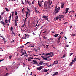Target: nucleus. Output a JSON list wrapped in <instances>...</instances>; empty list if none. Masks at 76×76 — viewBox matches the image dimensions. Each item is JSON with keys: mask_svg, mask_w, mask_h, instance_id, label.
<instances>
[{"mask_svg": "<svg viewBox=\"0 0 76 76\" xmlns=\"http://www.w3.org/2000/svg\"><path fill=\"white\" fill-rule=\"evenodd\" d=\"M48 2L47 1H45L44 2V7L45 8L44 9H48Z\"/></svg>", "mask_w": 76, "mask_h": 76, "instance_id": "1", "label": "nucleus"}, {"mask_svg": "<svg viewBox=\"0 0 76 76\" xmlns=\"http://www.w3.org/2000/svg\"><path fill=\"white\" fill-rule=\"evenodd\" d=\"M60 7H58L57 9H55V13H58L59 12V10H60Z\"/></svg>", "mask_w": 76, "mask_h": 76, "instance_id": "2", "label": "nucleus"}, {"mask_svg": "<svg viewBox=\"0 0 76 76\" xmlns=\"http://www.w3.org/2000/svg\"><path fill=\"white\" fill-rule=\"evenodd\" d=\"M54 54V52H50V53H46V54H45V55H51V54Z\"/></svg>", "mask_w": 76, "mask_h": 76, "instance_id": "3", "label": "nucleus"}, {"mask_svg": "<svg viewBox=\"0 0 76 76\" xmlns=\"http://www.w3.org/2000/svg\"><path fill=\"white\" fill-rule=\"evenodd\" d=\"M48 16H43V18L44 19H45L46 20H47V21H48V22H50V21L48 20V18H47Z\"/></svg>", "mask_w": 76, "mask_h": 76, "instance_id": "4", "label": "nucleus"}, {"mask_svg": "<svg viewBox=\"0 0 76 76\" xmlns=\"http://www.w3.org/2000/svg\"><path fill=\"white\" fill-rule=\"evenodd\" d=\"M62 18V15H59V16H58L56 17V20H57L58 19H59V18Z\"/></svg>", "mask_w": 76, "mask_h": 76, "instance_id": "5", "label": "nucleus"}, {"mask_svg": "<svg viewBox=\"0 0 76 76\" xmlns=\"http://www.w3.org/2000/svg\"><path fill=\"white\" fill-rule=\"evenodd\" d=\"M43 67H44V66H40L39 68H37L36 69L40 71V70L42 69V68Z\"/></svg>", "mask_w": 76, "mask_h": 76, "instance_id": "6", "label": "nucleus"}, {"mask_svg": "<svg viewBox=\"0 0 76 76\" xmlns=\"http://www.w3.org/2000/svg\"><path fill=\"white\" fill-rule=\"evenodd\" d=\"M58 61H55L54 62L53 65H54V64H57L58 63Z\"/></svg>", "mask_w": 76, "mask_h": 76, "instance_id": "7", "label": "nucleus"}, {"mask_svg": "<svg viewBox=\"0 0 76 76\" xmlns=\"http://www.w3.org/2000/svg\"><path fill=\"white\" fill-rule=\"evenodd\" d=\"M64 7V3H61V9H63Z\"/></svg>", "mask_w": 76, "mask_h": 76, "instance_id": "8", "label": "nucleus"}, {"mask_svg": "<svg viewBox=\"0 0 76 76\" xmlns=\"http://www.w3.org/2000/svg\"><path fill=\"white\" fill-rule=\"evenodd\" d=\"M61 36L58 39L57 41L58 43H59V42H60V39L61 38Z\"/></svg>", "mask_w": 76, "mask_h": 76, "instance_id": "9", "label": "nucleus"}, {"mask_svg": "<svg viewBox=\"0 0 76 76\" xmlns=\"http://www.w3.org/2000/svg\"><path fill=\"white\" fill-rule=\"evenodd\" d=\"M58 74V72H55L52 75V76H55V75H57Z\"/></svg>", "mask_w": 76, "mask_h": 76, "instance_id": "10", "label": "nucleus"}, {"mask_svg": "<svg viewBox=\"0 0 76 76\" xmlns=\"http://www.w3.org/2000/svg\"><path fill=\"white\" fill-rule=\"evenodd\" d=\"M69 9V8H66V11L65 13H67V12H68V10Z\"/></svg>", "mask_w": 76, "mask_h": 76, "instance_id": "11", "label": "nucleus"}, {"mask_svg": "<svg viewBox=\"0 0 76 76\" xmlns=\"http://www.w3.org/2000/svg\"><path fill=\"white\" fill-rule=\"evenodd\" d=\"M48 0V2H49V3H50V5H51V4L52 3V1H50L51 0Z\"/></svg>", "mask_w": 76, "mask_h": 76, "instance_id": "12", "label": "nucleus"}, {"mask_svg": "<svg viewBox=\"0 0 76 76\" xmlns=\"http://www.w3.org/2000/svg\"><path fill=\"white\" fill-rule=\"evenodd\" d=\"M32 62L34 63V64L37 63V60L35 61L34 60H32Z\"/></svg>", "mask_w": 76, "mask_h": 76, "instance_id": "13", "label": "nucleus"}, {"mask_svg": "<svg viewBox=\"0 0 76 76\" xmlns=\"http://www.w3.org/2000/svg\"><path fill=\"white\" fill-rule=\"evenodd\" d=\"M59 35V34H56L55 35H54V37H57Z\"/></svg>", "mask_w": 76, "mask_h": 76, "instance_id": "14", "label": "nucleus"}, {"mask_svg": "<svg viewBox=\"0 0 76 76\" xmlns=\"http://www.w3.org/2000/svg\"><path fill=\"white\" fill-rule=\"evenodd\" d=\"M27 9L28 10L27 12H28V13H30V10L28 8H27Z\"/></svg>", "mask_w": 76, "mask_h": 76, "instance_id": "15", "label": "nucleus"}, {"mask_svg": "<svg viewBox=\"0 0 76 76\" xmlns=\"http://www.w3.org/2000/svg\"><path fill=\"white\" fill-rule=\"evenodd\" d=\"M0 23H1L2 24H3L4 27H5V26H4V22H3V21H1Z\"/></svg>", "mask_w": 76, "mask_h": 76, "instance_id": "16", "label": "nucleus"}, {"mask_svg": "<svg viewBox=\"0 0 76 76\" xmlns=\"http://www.w3.org/2000/svg\"><path fill=\"white\" fill-rule=\"evenodd\" d=\"M31 59H33V58H31V57L29 58L28 59V61H30L31 60Z\"/></svg>", "mask_w": 76, "mask_h": 76, "instance_id": "17", "label": "nucleus"}, {"mask_svg": "<svg viewBox=\"0 0 76 76\" xmlns=\"http://www.w3.org/2000/svg\"><path fill=\"white\" fill-rule=\"evenodd\" d=\"M48 70H47V69H44L43 70V71H42L43 72H47V71H48Z\"/></svg>", "mask_w": 76, "mask_h": 76, "instance_id": "18", "label": "nucleus"}, {"mask_svg": "<svg viewBox=\"0 0 76 76\" xmlns=\"http://www.w3.org/2000/svg\"><path fill=\"white\" fill-rule=\"evenodd\" d=\"M15 26H17V20H15Z\"/></svg>", "mask_w": 76, "mask_h": 76, "instance_id": "19", "label": "nucleus"}, {"mask_svg": "<svg viewBox=\"0 0 76 76\" xmlns=\"http://www.w3.org/2000/svg\"><path fill=\"white\" fill-rule=\"evenodd\" d=\"M44 63L43 61H40L39 63V65H42V64H42Z\"/></svg>", "mask_w": 76, "mask_h": 76, "instance_id": "20", "label": "nucleus"}, {"mask_svg": "<svg viewBox=\"0 0 76 76\" xmlns=\"http://www.w3.org/2000/svg\"><path fill=\"white\" fill-rule=\"evenodd\" d=\"M5 22L6 23H7L8 22V20H7V19H5Z\"/></svg>", "mask_w": 76, "mask_h": 76, "instance_id": "21", "label": "nucleus"}, {"mask_svg": "<svg viewBox=\"0 0 76 76\" xmlns=\"http://www.w3.org/2000/svg\"><path fill=\"white\" fill-rule=\"evenodd\" d=\"M5 9L7 12H9V9L7 8H6Z\"/></svg>", "mask_w": 76, "mask_h": 76, "instance_id": "22", "label": "nucleus"}, {"mask_svg": "<svg viewBox=\"0 0 76 76\" xmlns=\"http://www.w3.org/2000/svg\"><path fill=\"white\" fill-rule=\"evenodd\" d=\"M28 12L26 11V17H27L28 16Z\"/></svg>", "mask_w": 76, "mask_h": 76, "instance_id": "23", "label": "nucleus"}, {"mask_svg": "<svg viewBox=\"0 0 76 76\" xmlns=\"http://www.w3.org/2000/svg\"><path fill=\"white\" fill-rule=\"evenodd\" d=\"M43 60H47V58L44 57H43Z\"/></svg>", "mask_w": 76, "mask_h": 76, "instance_id": "24", "label": "nucleus"}, {"mask_svg": "<svg viewBox=\"0 0 76 76\" xmlns=\"http://www.w3.org/2000/svg\"><path fill=\"white\" fill-rule=\"evenodd\" d=\"M12 35H14V36H15V33L13 32V31H12Z\"/></svg>", "mask_w": 76, "mask_h": 76, "instance_id": "25", "label": "nucleus"}, {"mask_svg": "<svg viewBox=\"0 0 76 76\" xmlns=\"http://www.w3.org/2000/svg\"><path fill=\"white\" fill-rule=\"evenodd\" d=\"M13 27L11 26V31H13Z\"/></svg>", "mask_w": 76, "mask_h": 76, "instance_id": "26", "label": "nucleus"}, {"mask_svg": "<svg viewBox=\"0 0 76 76\" xmlns=\"http://www.w3.org/2000/svg\"><path fill=\"white\" fill-rule=\"evenodd\" d=\"M52 54V55L49 56L50 57H53V56H54V54Z\"/></svg>", "mask_w": 76, "mask_h": 76, "instance_id": "27", "label": "nucleus"}, {"mask_svg": "<svg viewBox=\"0 0 76 76\" xmlns=\"http://www.w3.org/2000/svg\"><path fill=\"white\" fill-rule=\"evenodd\" d=\"M38 4L39 5V6L40 7H41V4H40L39 3V1H38Z\"/></svg>", "mask_w": 76, "mask_h": 76, "instance_id": "28", "label": "nucleus"}, {"mask_svg": "<svg viewBox=\"0 0 76 76\" xmlns=\"http://www.w3.org/2000/svg\"><path fill=\"white\" fill-rule=\"evenodd\" d=\"M18 17L19 16L18 15H17V16L16 17L15 20H17V19H18Z\"/></svg>", "mask_w": 76, "mask_h": 76, "instance_id": "29", "label": "nucleus"}, {"mask_svg": "<svg viewBox=\"0 0 76 76\" xmlns=\"http://www.w3.org/2000/svg\"><path fill=\"white\" fill-rule=\"evenodd\" d=\"M26 21V20H25L24 21V25H25V23Z\"/></svg>", "mask_w": 76, "mask_h": 76, "instance_id": "30", "label": "nucleus"}, {"mask_svg": "<svg viewBox=\"0 0 76 76\" xmlns=\"http://www.w3.org/2000/svg\"><path fill=\"white\" fill-rule=\"evenodd\" d=\"M21 53H22V55L23 56V55H24L25 54V52L23 53L22 52V51H21Z\"/></svg>", "mask_w": 76, "mask_h": 76, "instance_id": "31", "label": "nucleus"}, {"mask_svg": "<svg viewBox=\"0 0 76 76\" xmlns=\"http://www.w3.org/2000/svg\"><path fill=\"white\" fill-rule=\"evenodd\" d=\"M36 63V64H37V66H41V65H39V64H38L37 63Z\"/></svg>", "mask_w": 76, "mask_h": 76, "instance_id": "32", "label": "nucleus"}, {"mask_svg": "<svg viewBox=\"0 0 76 76\" xmlns=\"http://www.w3.org/2000/svg\"><path fill=\"white\" fill-rule=\"evenodd\" d=\"M29 34H27L26 37H27V38H29Z\"/></svg>", "mask_w": 76, "mask_h": 76, "instance_id": "33", "label": "nucleus"}, {"mask_svg": "<svg viewBox=\"0 0 76 76\" xmlns=\"http://www.w3.org/2000/svg\"><path fill=\"white\" fill-rule=\"evenodd\" d=\"M21 59H22V58H18L17 60H21Z\"/></svg>", "mask_w": 76, "mask_h": 76, "instance_id": "34", "label": "nucleus"}, {"mask_svg": "<svg viewBox=\"0 0 76 76\" xmlns=\"http://www.w3.org/2000/svg\"><path fill=\"white\" fill-rule=\"evenodd\" d=\"M7 75H9V73H7L6 74H5L4 75L5 76H7Z\"/></svg>", "mask_w": 76, "mask_h": 76, "instance_id": "35", "label": "nucleus"}, {"mask_svg": "<svg viewBox=\"0 0 76 76\" xmlns=\"http://www.w3.org/2000/svg\"><path fill=\"white\" fill-rule=\"evenodd\" d=\"M9 58L10 59H11V58H12V56H10L9 57Z\"/></svg>", "mask_w": 76, "mask_h": 76, "instance_id": "36", "label": "nucleus"}, {"mask_svg": "<svg viewBox=\"0 0 76 76\" xmlns=\"http://www.w3.org/2000/svg\"><path fill=\"white\" fill-rule=\"evenodd\" d=\"M12 16H13V15H14V12H13L12 14Z\"/></svg>", "mask_w": 76, "mask_h": 76, "instance_id": "37", "label": "nucleus"}, {"mask_svg": "<svg viewBox=\"0 0 76 76\" xmlns=\"http://www.w3.org/2000/svg\"><path fill=\"white\" fill-rule=\"evenodd\" d=\"M51 60V59L50 58V59H48V61H50V60Z\"/></svg>", "mask_w": 76, "mask_h": 76, "instance_id": "38", "label": "nucleus"}, {"mask_svg": "<svg viewBox=\"0 0 76 76\" xmlns=\"http://www.w3.org/2000/svg\"><path fill=\"white\" fill-rule=\"evenodd\" d=\"M38 20L37 22V24L35 26L37 25V24H38Z\"/></svg>", "mask_w": 76, "mask_h": 76, "instance_id": "39", "label": "nucleus"}, {"mask_svg": "<svg viewBox=\"0 0 76 76\" xmlns=\"http://www.w3.org/2000/svg\"><path fill=\"white\" fill-rule=\"evenodd\" d=\"M43 38H44V39H46V38H47V37H45V36H44L43 37Z\"/></svg>", "mask_w": 76, "mask_h": 76, "instance_id": "40", "label": "nucleus"}, {"mask_svg": "<svg viewBox=\"0 0 76 76\" xmlns=\"http://www.w3.org/2000/svg\"><path fill=\"white\" fill-rule=\"evenodd\" d=\"M66 56V54H64V55H63V57H65Z\"/></svg>", "mask_w": 76, "mask_h": 76, "instance_id": "41", "label": "nucleus"}, {"mask_svg": "<svg viewBox=\"0 0 76 76\" xmlns=\"http://www.w3.org/2000/svg\"><path fill=\"white\" fill-rule=\"evenodd\" d=\"M75 34H72V36H73V37H75Z\"/></svg>", "mask_w": 76, "mask_h": 76, "instance_id": "42", "label": "nucleus"}, {"mask_svg": "<svg viewBox=\"0 0 76 76\" xmlns=\"http://www.w3.org/2000/svg\"><path fill=\"white\" fill-rule=\"evenodd\" d=\"M2 15H4V12H2Z\"/></svg>", "mask_w": 76, "mask_h": 76, "instance_id": "43", "label": "nucleus"}, {"mask_svg": "<svg viewBox=\"0 0 76 76\" xmlns=\"http://www.w3.org/2000/svg\"><path fill=\"white\" fill-rule=\"evenodd\" d=\"M67 23H68V22H65L64 23V25H65V24H66Z\"/></svg>", "mask_w": 76, "mask_h": 76, "instance_id": "44", "label": "nucleus"}, {"mask_svg": "<svg viewBox=\"0 0 76 76\" xmlns=\"http://www.w3.org/2000/svg\"><path fill=\"white\" fill-rule=\"evenodd\" d=\"M73 64V63H72L70 64V66H72V64Z\"/></svg>", "mask_w": 76, "mask_h": 76, "instance_id": "45", "label": "nucleus"}, {"mask_svg": "<svg viewBox=\"0 0 76 76\" xmlns=\"http://www.w3.org/2000/svg\"><path fill=\"white\" fill-rule=\"evenodd\" d=\"M46 58H49L50 57V56H46Z\"/></svg>", "mask_w": 76, "mask_h": 76, "instance_id": "46", "label": "nucleus"}, {"mask_svg": "<svg viewBox=\"0 0 76 76\" xmlns=\"http://www.w3.org/2000/svg\"><path fill=\"white\" fill-rule=\"evenodd\" d=\"M36 60H41L40 59L38 58H36Z\"/></svg>", "mask_w": 76, "mask_h": 76, "instance_id": "47", "label": "nucleus"}, {"mask_svg": "<svg viewBox=\"0 0 76 76\" xmlns=\"http://www.w3.org/2000/svg\"><path fill=\"white\" fill-rule=\"evenodd\" d=\"M18 14V13L17 12H15V15H17Z\"/></svg>", "mask_w": 76, "mask_h": 76, "instance_id": "48", "label": "nucleus"}, {"mask_svg": "<svg viewBox=\"0 0 76 76\" xmlns=\"http://www.w3.org/2000/svg\"><path fill=\"white\" fill-rule=\"evenodd\" d=\"M76 59H74V60H73V61H74V62H75V61H76Z\"/></svg>", "mask_w": 76, "mask_h": 76, "instance_id": "49", "label": "nucleus"}, {"mask_svg": "<svg viewBox=\"0 0 76 76\" xmlns=\"http://www.w3.org/2000/svg\"><path fill=\"white\" fill-rule=\"evenodd\" d=\"M22 4H24V3H23V1L22 0Z\"/></svg>", "mask_w": 76, "mask_h": 76, "instance_id": "50", "label": "nucleus"}, {"mask_svg": "<svg viewBox=\"0 0 76 76\" xmlns=\"http://www.w3.org/2000/svg\"><path fill=\"white\" fill-rule=\"evenodd\" d=\"M29 43V42L26 43V44L24 45H26V44H28Z\"/></svg>", "mask_w": 76, "mask_h": 76, "instance_id": "51", "label": "nucleus"}, {"mask_svg": "<svg viewBox=\"0 0 76 76\" xmlns=\"http://www.w3.org/2000/svg\"><path fill=\"white\" fill-rule=\"evenodd\" d=\"M72 54H73V53H70V56H72Z\"/></svg>", "mask_w": 76, "mask_h": 76, "instance_id": "52", "label": "nucleus"}, {"mask_svg": "<svg viewBox=\"0 0 76 76\" xmlns=\"http://www.w3.org/2000/svg\"><path fill=\"white\" fill-rule=\"evenodd\" d=\"M11 16H12V15L11 14L10 15V19H11Z\"/></svg>", "mask_w": 76, "mask_h": 76, "instance_id": "53", "label": "nucleus"}, {"mask_svg": "<svg viewBox=\"0 0 76 76\" xmlns=\"http://www.w3.org/2000/svg\"><path fill=\"white\" fill-rule=\"evenodd\" d=\"M74 62H75V61H73V60H72V62L71 63H74Z\"/></svg>", "mask_w": 76, "mask_h": 76, "instance_id": "54", "label": "nucleus"}, {"mask_svg": "<svg viewBox=\"0 0 76 76\" xmlns=\"http://www.w3.org/2000/svg\"><path fill=\"white\" fill-rule=\"evenodd\" d=\"M27 18V17H26V18H25V20H26V19H27V18Z\"/></svg>", "mask_w": 76, "mask_h": 76, "instance_id": "55", "label": "nucleus"}, {"mask_svg": "<svg viewBox=\"0 0 76 76\" xmlns=\"http://www.w3.org/2000/svg\"><path fill=\"white\" fill-rule=\"evenodd\" d=\"M39 25H40V24H38L37 26V27H38V26H39Z\"/></svg>", "mask_w": 76, "mask_h": 76, "instance_id": "56", "label": "nucleus"}, {"mask_svg": "<svg viewBox=\"0 0 76 76\" xmlns=\"http://www.w3.org/2000/svg\"><path fill=\"white\" fill-rule=\"evenodd\" d=\"M57 6H56L55 7V9H57Z\"/></svg>", "mask_w": 76, "mask_h": 76, "instance_id": "57", "label": "nucleus"}, {"mask_svg": "<svg viewBox=\"0 0 76 76\" xmlns=\"http://www.w3.org/2000/svg\"><path fill=\"white\" fill-rule=\"evenodd\" d=\"M12 42H13V43L14 42V40H12Z\"/></svg>", "mask_w": 76, "mask_h": 76, "instance_id": "58", "label": "nucleus"}, {"mask_svg": "<svg viewBox=\"0 0 76 76\" xmlns=\"http://www.w3.org/2000/svg\"><path fill=\"white\" fill-rule=\"evenodd\" d=\"M34 50H35L36 52H37V49H35Z\"/></svg>", "mask_w": 76, "mask_h": 76, "instance_id": "59", "label": "nucleus"}, {"mask_svg": "<svg viewBox=\"0 0 76 76\" xmlns=\"http://www.w3.org/2000/svg\"><path fill=\"white\" fill-rule=\"evenodd\" d=\"M23 39H26V37H24L23 38Z\"/></svg>", "mask_w": 76, "mask_h": 76, "instance_id": "60", "label": "nucleus"}, {"mask_svg": "<svg viewBox=\"0 0 76 76\" xmlns=\"http://www.w3.org/2000/svg\"><path fill=\"white\" fill-rule=\"evenodd\" d=\"M3 60H0V62L2 61H3Z\"/></svg>", "mask_w": 76, "mask_h": 76, "instance_id": "61", "label": "nucleus"}, {"mask_svg": "<svg viewBox=\"0 0 76 76\" xmlns=\"http://www.w3.org/2000/svg\"><path fill=\"white\" fill-rule=\"evenodd\" d=\"M65 12H63V13L64 14V15H66V13H65Z\"/></svg>", "mask_w": 76, "mask_h": 76, "instance_id": "62", "label": "nucleus"}, {"mask_svg": "<svg viewBox=\"0 0 76 76\" xmlns=\"http://www.w3.org/2000/svg\"><path fill=\"white\" fill-rule=\"evenodd\" d=\"M64 15H62V18H64Z\"/></svg>", "mask_w": 76, "mask_h": 76, "instance_id": "63", "label": "nucleus"}, {"mask_svg": "<svg viewBox=\"0 0 76 76\" xmlns=\"http://www.w3.org/2000/svg\"><path fill=\"white\" fill-rule=\"evenodd\" d=\"M75 57L74 59H76V56H75Z\"/></svg>", "mask_w": 76, "mask_h": 76, "instance_id": "64", "label": "nucleus"}]
</instances>
